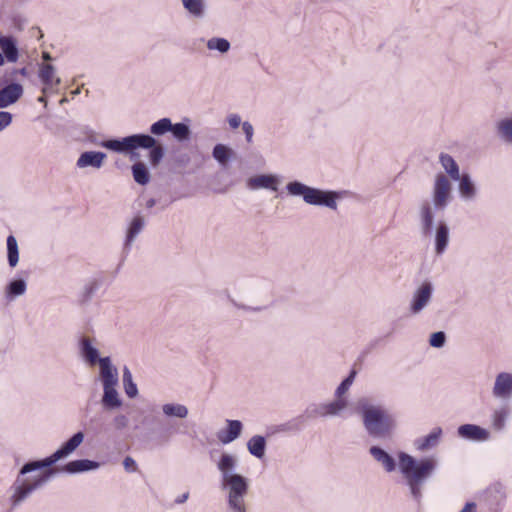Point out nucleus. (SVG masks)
<instances>
[{
  "instance_id": "f257e3e1",
  "label": "nucleus",
  "mask_w": 512,
  "mask_h": 512,
  "mask_svg": "<svg viewBox=\"0 0 512 512\" xmlns=\"http://www.w3.org/2000/svg\"><path fill=\"white\" fill-rule=\"evenodd\" d=\"M452 200V184L443 173L435 175L431 199H424L418 207L419 228L424 236L434 235V251L442 256L450 243V228L445 221L435 225L437 213H443Z\"/></svg>"
},
{
  "instance_id": "f03ea898",
  "label": "nucleus",
  "mask_w": 512,
  "mask_h": 512,
  "mask_svg": "<svg viewBox=\"0 0 512 512\" xmlns=\"http://www.w3.org/2000/svg\"><path fill=\"white\" fill-rule=\"evenodd\" d=\"M62 459L63 457L56 450L44 459L26 462L9 488L10 508L12 510L18 508L34 491L44 487L56 474V470L51 467Z\"/></svg>"
},
{
  "instance_id": "7ed1b4c3",
  "label": "nucleus",
  "mask_w": 512,
  "mask_h": 512,
  "mask_svg": "<svg viewBox=\"0 0 512 512\" xmlns=\"http://www.w3.org/2000/svg\"><path fill=\"white\" fill-rule=\"evenodd\" d=\"M216 467L220 474V489L225 493L228 509L232 512H247L245 498L249 491V479L236 472L238 457L223 452Z\"/></svg>"
},
{
  "instance_id": "20e7f679",
  "label": "nucleus",
  "mask_w": 512,
  "mask_h": 512,
  "mask_svg": "<svg viewBox=\"0 0 512 512\" xmlns=\"http://www.w3.org/2000/svg\"><path fill=\"white\" fill-rule=\"evenodd\" d=\"M399 470L403 475L412 497L419 501L422 497V486L433 475L438 460L435 457L416 459L410 454L398 453Z\"/></svg>"
},
{
  "instance_id": "39448f33",
  "label": "nucleus",
  "mask_w": 512,
  "mask_h": 512,
  "mask_svg": "<svg viewBox=\"0 0 512 512\" xmlns=\"http://www.w3.org/2000/svg\"><path fill=\"white\" fill-rule=\"evenodd\" d=\"M363 426L372 438L391 437L398 427L395 414L390 413L383 405L373 404L367 398L358 401Z\"/></svg>"
},
{
  "instance_id": "423d86ee",
  "label": "nucleus",
  "mask_w": 512,
  "mask_h": 512,
  "mask_svg": "<svg viewBox=\"0 0 512 512\" xmlns=\"http://www.w3.org/2000/svg\"><path fill=\"white\" fill-rule=\"evenodd\" d=\"M90 141L95 145L119 154H133L137 149H148L150 150L149 159L154 167L161 162L164 156L163 146L149 134H132L123 138L108 139L101 142H97L94 139H90Z\"/></svg>"
},
{
  "instance_id": "0eeeda50",
  "label": "nucleus",
  "mask_w": 512,
  "mask_h": 512,
  "mask_svg": "<svg viewBox=\"0 0 512 512\" xmlns=\"http://www.w3.org/2000/svg\"><path fill=\"white\" fill-rule=\"evenodd\" d=\"M285 189L288 196L301 197L308 205L324 206L331 210L337 209V200L341 197L337 191L312 187L298 180L289 181Z\"/></svg>"
},
{
  "instance_id": "6e6552de",
  "label": "nucleus",
  "mask_w": 512,
  "mask_h": 512,
  "mask_svg": "<svg viewBox=\"0 0 512 512\" xmlns=\"http://www.w3.org/2000/svg\"><path fill=\"white\" fill-rule=\"evenodd\" d=\"M99 379L103 387V395L101 398L102 406L107 410H115L121 407L122 400L117 391L119 382L118 369L112 364L110 357L101 361V371H99Z\"/></svg>"
},
{
  "instance_id": "1a4fd4ad",
  "label": "nucleus",
  "mask_w": 512,
  "mask_h": 512,
  "mask_svg": "<svg viewBox=\"0 0 512 512\" xmlns=\"http://www.w3.org/2000/svg\"><path fill=\"white\" fill-rule=\"evenodd\" d=\"M433 292L434 286L430 281H424L419 287H417L410 300V314H420L431 302Z\"/></svg>"
},
{
  "instance_id": "9d476101",
  "label": "nucleus",
  "mask_w": 512,
  "mask_h": 512,
  "mask_svg": "<svg viewBox=\"0 0 512 512\" xmlns=\"http://www.w3.org/2000/svg\"><path fill=\"white\" fill-rule=\"evenodd\" d=\"M280 183L281 178L277 174H257L247 179L246 187L251 191L266 189L276 192Z\"/></svg>"
},
{
  "instance_id": "9b49d317",
  "label": "nucleus",
  "mask_w": 512,
  "mask_h": 512,
  "mask_svg": "<svg viewBox=\"0 0 512 512\" xmlns=\"http://www.w3.org/2000/svg\"><path fill=\"white\" fill-rule=\"evenodd\" d=\"M146 225V220L144 216L141 214H136L128 223L126 232H125V240L123 249L125 253H129L132 244L138 237V235L143 231Z\"/></svg>"
},
{
  "instance_id": "f8f14e48",
  "label": "nucleus",
  "mask_w": 512,
  "mask_h": 512,
  "mask_svg": "<svg viewBox=\"0 0 512 512\" xmlns=\"http://www.w3.org/2000/svg\"><path fill=\"white\" fill-rule=\"evenodd\" d=\"M492 394L497 399H509L512 397V373L501 372L496 375Z\"/></svg>"
},
{
  "instance_id": "ddd939ff",
  "label": "nucleus",
  "mask_w": 512,
  "mask_h": 512,
  "mask_svg": "<svg viewBox=\"0 0 512 512\" xmlns=\"http://www.w3.org/2000/svg\"><path fill=\"white\" fill-rule=\"evenodd\" d=\"M369 454L373 460L383 468L385 472L392 473L396 470V459L382 447L378 445L370 446Z\"/></svg>"
},
{
  "instance_id": "4468645a",
  "label": "nucleus",
  "mask_w": 512,
  "mask_h": 512,
  "mask_svg": "<svg viewBox=\"0 0 512 512\" xmlns=\"http://www.w3.org/2000/svg\"><path fill=\"white\" fill-rule=\"evenodd\" d=\"M79 350L82 358L90 366L99 364V371H101V361L107 357H99L98 349L93 345L89 337L83 336L79 341Z\"/></svg>"
},
{
  "instance_id": "2eb2a0df",
  "label": "nucleus",
  "mask_w": 512,
  "mask_h": 512,
  "mask_svg": "<svg viewBox=\"0 0 512 512\" xmlns=\"http://www.w3.org/2000/svg\"><path fill=\"white\" fill-rule=\"evenodd\" d=\"M186 14L195 20H203L208 16V0H180Z\"/></svg>"
},
{
  "instance_id": "dca6fc26",
  "label": "nucleus",
  "mask_w": 512,
  "mask_h": 512,
  "mask_svg": "<svg viewBox=\"0 0 512 512\" xmlns=\"http://www.w3.org/2000/svg\"><path fill=\"white\" fill-rule=\"evenodd\" d=\"M458 436L475 442H484L490 439V433L485 428L475 424H463L457 429Z\"/></svg>"
},
{
  "instance_id": "f3484780",
  "label": "nucleus",
  "mask_w": 512,
  "mask_h": 512,
  "mask_svg": "<svg viewBox=\"0 0 512 512\" xmlns=\"http://www.w3.org/2000/svg\"><path fill=\"white\" fill-rule=\"evenodd\" d=\"M442 434V429L440 427H435L429 434L416 438L413 441V446L419 452L432 450L439 445Z\"/></svg>"
},
{
  "instance_id": "a211bd4d",
  "label": "nucleus",
  "mask_w": 512,
  "mask_h": 512,
  "mask_svg": "<svg viewBox=\"0 0 512 512\" xmlns=\"http://www.w3.org/2000/svg\"><path fill=\"white\" fill-rule=\"evenodd\" d=\"M458 192L464 202L475 201L478 197V188L468 173H463L458 179Z\"/></svg>"
},
{
  "instance_id": "6ab92c4d",
  "label": "nucleus",
  "mask_w": 512,
  "mask_h": 512,
  "mask_svg": "<svg viewBox=\"0 0 512 512\" xmlns=\"http://www.w3.org/2000/svg\"><path fill=\"white\" fill-rule=\"evenodd\" d=\"M23 86L19 83H11L0 89V108H7L16 103L23 95Z\"/></svg>"
},
{
  "instance_id": "aec40b11",
  "label": "nucleus",
  "mask_w": 512,
  "mask_h": 512,
  "mask_svg": "<svg viewBox=\"0 0 512 512\" xmlns=\"http://www.w3.org/2000/svg\"><path fill=\"white\" fill-rule=\"evenodd\" d=\"M107 155L101 151H85L80 154L76 161V166L80 169L92 167L100 169L104 165Z\"/></svg>"
},
{
  "instance_id": "412c9836",
  "label": "nucleus",
  "mask_w": 512,
  "mask_h": 512,
  "mask_svg": "<svg viewBox=\"0 0 512 512\" xmlns=\"http://www.w3.org/2000/svg\"><path fill=\"white\" fill-rule=\"evenodd\" d=\"M243 430V424L240 420H226V427L217 434L218 440L222 444H230L238 439Z\"/></svg>"
},
{
  "instance_id": "4be33fe9",
  "label": "nucleus",
  "mask_w": 512,
  "mask_h": 512,
  "mask_svg": "<svg viewBox=\"0 0 512 512\" xmlns=\"http://www.w3.org/2000/svg\"><path fill=\"white\" fill-rule=\"evenodd\" d=\"M100 466L101 464L97 461L89 459H77L68 462L61 468V471L69 474H77L97 470Z\"/></svg>"
},
{
  "instance_id": "5701e85b",
  "label": "nucleus",
  "mask_w": 512,
  "mask_h": 512,
  "mask_svg": "<svg viewBox=\"0 0 512 512\" xmlns=\"http://www.w3.org/2000/svg\"><path fill=\"white\" fill-rule=\"evenodd\" d=\"M495 134L503 144L512 146V114L496 121Z\"/></svg>"
},
{
  "instance_id": "b1692460",
  "label": "nucleus",
  "mask_w": 512,
  "mask_h": 512,
  "mask_svg": "<svg viewBox=\"0 0 512 512\" xmlns=\"http://www.w3.org/2000/svg\"><path fill=\"white\" fill-rule=\"evenodd\" d=\"M27 291V281L23 278L11 279L4 287V298L8 302L23 296Z\"/></svg>"
},
{
  "instance_id": "393cba45",
  "label": "nucleus",
  "mask_w": 512,
  "mask_h": 512,
  "mask_svg": "<svg viewBox=\"0 0 512 512\" xmlns=\"http://www.w3.org/2000/svg\"><path fill=\"white\" fill-rule=\"evenodd\" d=\"M102 285V279L98 277L89 278L83 285L78 295V300L81 304L90 302L96 292Z\"/></svg>"
},
{
  "instance_id": "a878e982",
  "label": "nucleus",
  "mask_w": 512,
  "mask_h": 512,
  "mask_svg": "<svg viewBox=\"0 0 512 512\" xmlns=\"http://www.w3.org/2000/svg\"><path fill=\"white\" fill-rule=\"evenodd\" d=\"M164 416L168 418L185 419L189 414V409L186 405L176 402H167L161 406Z\"/></svg>"
},
{
  "instance_id": "bb28decb",
  "label": "nucleus",
  "mask_w": 512,
  "mask_h": 512,
  "mask_svg": "<svg viewBox=\"0 0 512 512\" xmlns=\"http://www.w3.org/2000/svg\"><path fill=\"white\" fill-rule=\"evenodd\" d=\"M84 437V433L78 431L57 449L63 459L69 457L82 444Z\"/></svg>"
},
{
  "instance_id": "cd10ccee",
  "label": "nucleus",
  "mask_w": 512,
  "mask_h": 512,
  "mask_svg": "<svg viewBox=\"0 0 512 512\" xmlns=\"http://www.w3.org/2000/svg\"><path fill=\"white\" fill-rule=\"evenodd\" d=\"M0 48L9 62L14 63L18 60L19 51L11 36L0 35Z\"/></svg>"
},
{
  "instance_id": "c85d7f7f",
  "label": "nucleus",
  "mask_w": 512,
  "mask_h": 512,
  "mask_svg": "<svg viewBox=\"0 0 512 512\" xmlns=\"http://www.w3.org/2000/svg\"><path fill=\"white\" fill-rule=\"evenodd\" d=\"M38 76L42 84H61L60 77L56 76V68L49 63H42L39 65Z\"/></svg>"
},
{
  "instance_id": "c756f323",
  "label": "nucleus",
  "mask_w": 512,
  "mask_h": 512,
  "mask_svg": "<svg viewBox=\"0 0 512 512\" xmlns=\"http://www.w3.org/2000/svg\"><path fill=\"white\" fill-rule=\"evenodd\" d=\"M248 452L258 458L262 459L266 451V439L262 435H254L247 442Z\"/></svg>"
},
{
  "instance_id": "7c9ffc66",
  "label": "nucleus",
  "mask_w": 512,
  "mask_h": 512,
  "mask_svg": "<svg viewBox=\"0 0 512 512\" xmlns=\"http://www.w3.org/2000/svg\"><path fill=\"white\" fill-rule=\"evenodd\" d=\"M439 162L445 172L450 176L452 180L460 179V170L457 162L454 158L446 153H441L439 156Z\"/></svg>"
},
{
  "instance_id": "2f4dec72",
  "label": "nucleus",
  "mask_w": 512,
  "mask_h": 512,
  "mask_svg": "<svg viewBox=\"0 0 512 512\" xmlns=\"http://www.w3.org/2000/svg\"><path fill=\"white\" fill-rule=\"evenodd\" d=\"M510 408L507 405H503L495 409L491 416L492 427L496 431H502L505 429L506 421L510 416Z\"/></svg>"
},
{
  "instance_id": "473e14b6",
  "label": "nucleus",
  "mask_w": 512,
  "mask_h": 512,
  "mask_svg": "<svg viewBox=\"0 0 512 512\" xmlns=\"http://www.w3.org/2000/svg\"><path fill=\"white\" fill-rule=\"evenodd\" d=\"M7 262L10 268H15L19 263V246L14 235L6 239Z\"/></svg>"
},
{
  "instance_id": "72a5a7b5",
  "label": "nucleus",
  "mask_w": 512,
  "mask_h": 512,
  "mask_svg": "<svg viewBox=\"0 0 512 512\" xmlns=\"http://www.w3.org/2000/svg\"><path fill=\"white\" fill-rule=\"evenodd\" d=\"M327 417L341 416L342 413L348 408L347 399H338L335 397L330 402H325Z\"/></svg>"
},
{
  "instance_id": "f704fd0d",
  "label": "nucleus",
  "mask_w": 512,
  "mask_h": 512,
  "mask_svg": "<svg viewBox=\"0 0 512 512\" xmlns=\"http://www.w3.org/2000/svg\"><path fill=\"white\" fill-rule=\"evenodd\" d=\"M122 381L126 395L131 399L135 398L138 395V388L127 366L123 368Z\"/></svg>"
},
{
  "instance_id": "c9c22d12",
  "label": "nucleus",
  "mask_w": 512,
  "mask_h": 512,
  "mask_svg": "<svg viewBox=\"0 0 512 512\" xmlns=\"http://www.w3.org/2000/svg\"><path fill=\"white\" fill-rule=\"evenodd\" d=\"M232 154V149L225 144H216L212 150L213 158L222 166L228 163Z\"/></svg>"
},
{
  "instance_id": "e433bc0d",
  "label": "nucleus",
  "mask_w": 512,
  "mask_h": 512,
  "mask_svg": "<svg viewBox=\"0 0 512 512\" xmlns=\"http://www.w3.org/2000/svg\"><path fill=\"white\" fill-rule=\"evenodd\" d=\"M132 175L136 183L146 185L150 181V174L143 162H136L132 165Z\"/></svg>"
},
{
  "instance_id": "4c0bfd02",
  "label": "nucleus",
  "mask_w": 512,
  "mask_h": 512,
  "mask_svg": "<svg viewBox=\"0 0 512 512\" xmlns=\"http://www.w3.org/2000/svg\"><path fill=\"white\" fill-rule=\"evenodd\" d=\"M206 47L210 51H218L221 54H226L230 48V42L223 37H212L208 39Z\"/></svg>"
},
{
  "instance_id": "58836bf2",
  "label": "nucleus",
  "mask_w": 512,
  "mask_h": 512,
  "mask_svg": "<svg viewBox=\"0 0 512 512\" xmlns=\"http://www.w3.org/2000/svg\"><path fill=\"white\" fill-rule=\"evenodd\" d=\"M357 375L356 370H351L349 375L338 385L335 389L334 396L338 399H347L345 394L349 391L352 386L355 377Z\"/></svg>"
},
{
  "instance_id": "ea45409f",
  "label": "nucleus",
  "mask_w": 512,
  "mask_h": 512,
  "mask_svg": "<svg viewBox=\"0 0 512 512\" xmlns=\"http://www.w3.org/2000/svg\"><path fill=\"white\" fill-rule=\"evenodd\" d=\"M172 128L173 127L171 119L165 117L159 119L150 126V133L154 136H162L170 132Z\"/></svg>"
},
{
  "instance_id": "a19ab883",
  "label": "nucleus",
  "mask_w": 512,
  "mask_h": 512,
  "mask_svg": "<svg viewBox=\"0 0 512 512\" xmlns=\"http://www.w3.org/2000/svg\"><path fill=\"white\" fill-rule=\"evenodd\" d=\"M172 127L173 128H172V130H170V132L172 133L173 137L178 142H185V141L189 140L190 135H191V130L187 124L182 123V122L175 123V124L172 123Z\"/></svg>"
},
{
  "instance_id": "79ce46f5",
  "label": "nucleus",
  "mask_w": 512,
  "mask_h": 512,
  "mask_svg": "<svg viewBox=\"0 0 512 512\" xmlns=\"http://www.w3.org/2000/svg\"><path fill=\"white\" fill-rule=\"evenodd\" d=\"M305 414L308 418L314 419L317 417L326 418V405L325 403H313L310 404L306 410Z\"/></svg>"
},
{
  "instance_id": "37998d69",
  "label": "nucleus",
  "mask_w": 512,
  "mask_h": 512,
  "mask_svg": "<svg viewBox=\"0 0 512 512\" xmlns=\"http://www.w3.org/2000/svg\"><path fill=\"white\" fill-rule=\"evenodd\" d=\"M446 343V334L443 331L434 332L430 335L429 344L434 348H442Z\"/></svg>"
},
{
  "instance_id": "c03bdc74",
  "label": "nucleus",
  "mask_w": 512,
  "mask_h": 512,
  "mask_svg": "<svg viewBox=\"0 0 512 512\" xmlns=\"http://www.w3.org/2000/svg\"><path fill=\"white\" fill-rule=\"evenodd\" d=\"M12 122V114L7 111H0V132L8 127Z\"/></svg>"
},
{
  "instance_id": "a18cd8bd",
  "label": "nucleus",
  "mask_w": 512,
  "mask_h": 512,
  "mask_svg": "<svg viewBox=\"0 0 512 512\" xmlns=\"http://www.w3.org/2000/svg\"><path fill=\"white\" fill-rule=\"evenodd\" d=\"M242 130L245 134V138L247 143H252L253 141V135H254V128L252 124L248 121H245L242 123Z\"/></svg>"
},
{
  "instance_id": "49530a36",
  "label": "nucleus",
  "mask_w": 512,
  "mask_h": 512,
  "mask_svg": "<svg viewBox=\"0 0 512 512\" xmlns=\"http://www.w3.org/2000/svg\"><path fill=\"white\" fill-rule=\"evenodd\" d=\"M113 423L117 429H123L128 425V418L123 414H119L115 416Z\"/></svg>"
},
{
  "instance_id": "de8ad7c7",
  "label": "nucleus",
  "mask_w": 512,
  "mask_h": 512,
  "mask_svg": "<svg viewBox=\"0 0 512 512\" xmlns=\"http://www.w3.org/2000/svg\"><path fill=\"white\" fill-rule=\"evenodd\" d=\"M227 122L232 129H237L242 125L241 117L238 114H230L227 117Z\"/></svg>"
},
{
  "instance_id": "09e8293b",
  "label": "nucleus",
  "mask_w": 512,
  "mask_h": 512,
  "mask_svg": "<svg viewBox=\"0 0 512 512\" xmlns=\"http://www.w3.org/2000/svg\"><path fill=\"white\" fill-rule=\"evenodd\" d=\"M123 466L128 472H134L137 469L136 461L130 456L125 457L123 460Z\"/></svg>"
},
{
  "instance_id": "8fccbe9b",
  "label": "nucleus",
  "mask_w": 512,
  "mask_h": 512,
  "mask_svg": "<svg viewBox=\"0 0 512 512\" xmlns=\"http://www.w3.org/2000/svg\"><path fill=\"white\" fill-rule=\"evenodd\" d=\"M58 86L59 85H56V84H51V85L43 84V88H42L41 92L44 95L49 94V93H57Z\"/></svg>"
},
{
  "instance_id": "3c124183",
  "label": "nucleus",
  "mask_w": 512,
  "mask_h": 512,
  "mask_svg": "<svg viewBox=\"0 0 512 512\" xmlns=\"http://www.w3.org/2000/svg\"><path fill=\"white\" fill-rule=\"evenodd\" d=\"M183 426V424H177L175 422H170V425H169V429L168 431L171 433V434H174V433H182V431L180 430V427Z\"/></svg>"
},
{
  "instance_id": "603ef678",
  "label": "nucleus",
  "mask_w": 512,
  "mask_h": 512,
  "mask_svg": "<svg viewBox=\"0 0 512 512\" xmlns=\"http://www.w3.org/2000/svg\"><path fill=\"white\" fill-rule=\"evenodd\" d=\"M460 512H476V504L474 502H467Z\"/></svg>"
},
{
  "instance_id": "864d4df0",
  "label": "nucleus",
  "mask_w": 512,
  "mask_h": 512,
  "mask_svg": "<svg viewBox=\"0 0 512 512\" xmlns=\"http://www.w3.org/2000/svg\"><path fill=\"white\" fill-rule=\"evenodd\" d=\"M189 498V492H185L183 493L182 495H179L176 499H175V503L176 504H182L184 502H186Z\"/></svg>"
},
{
  "instance_id": "5fc2aeb1",
  "label": "nucleus",
  "mask_w": 512,
  "mask_h": 512,
  "mask_svg": "<svg viewBox=\"0 0 512 512\" xmlns=\"http://www.w3.org/2000/svg\"><path fill=\"white\" fill-rule=\"evenodd\" d=\"M230 301H231V303H232L235 307H237L238 309H243V310H247V311L251 310V308H250V307H248V306H246V305H243V304H238V303H237L236 301H234L233 299H230Z\"/></svg>"
},
{
  "instance_id": "6e6d98bb",
  "label": "nucleus",
  "mask_w": 512,
  "mask_h": 512,
  "mask_svg": "<svg viewBox=\"0 0 512 512\" xmlns=\"http://www.w3.org/2000/svg\"><path fill=\"white\" fill-rule=\"evenodd\" d=\"M42 59H43L44 61H51V60H52V56H51V54H50V53H48V52H43V53H42Z\"/></svg>"
},
{
  "instance_id": "4d7b16f0",
  "label": "nucleus",
  "mask_w": 512,
  "mask_h": 512,
  "mask_svg": "<svg viewBox=\"0 0 512 512\" xmlns=\"http://www.w3.org/2000/svg\"><path fill=\"white\" fill-rule=\"evenodd\" d=\"M155 204H156V200L151 198V199L147 200L146 207L147 208H152Z\"/></svg>"
},
{
  "instance_id": "13d9d810",
  "label": "nucleus",
  "mask_w": 512,
  "mask_h": 512,
  "mask_svg": "<svg viewBox=\"0 0 512 512\" xmlns=\"http://www.w3.org/2000/svg\"><path fill=\"white\" fill-rule=\"evenodd\" d=\"M37 101H38L39 103L44 104V106H45V107L47 106V100H46V97H45V95H44V94H43L42 96H39V97H38V99H37Z\"/></svg>"
},
{
  "instance_id": "bf43d9fd",
  "label": "nucleus",
  "mask_w": 512,
  "mask_h": 512,
  "mask_svg": "<svg viewBox=\"0 0 512 512\" xmlns=\"http://www.w3.org/2000/svg\"><path fill=\"white\" fill-rule=\"evenodd\" d=\"M20 75L22 76H27L28 75V71H27V68H21L17 71Z\"/></svg>"
},
{
  "instance_id": "052dcab7",
  "label": "nucleus",
  "mask_w": 512,
  "mask_h": 512,
  "mask_svg": "<svg viewBox=\"0 0 512 512\" xmlns=\"http://www.w3.org/2000/svg\"><path fill=\"white\" fill-rule=\"evenodd\" d=\"M4 64V57L2 55V53H0V66H2Z\"/></svg>"
},
{
  "instance_id": "680f3d73",
  "label": "nucleus",
  "mask_w": 512,
  "mask_h": 512,
  "mask_svg": "<svg viewBox=\"0 0 512 512\" xmlns=\"http://www.w3.org/2000/svg\"><path fill=\"white\" fill-rule=\"evenodd\" d=\"M79 93H80V89H79V88H77L76 90H74V91L72 92V94H73V95H77V94H79Z\"/></svg>"
},
{
  "instance_id": "e2e57ef3",
  "label": "nucleus",
  "mask_w": 512,
  "mask_h": 512,
  "mask_svg": "<svg viewBox=\"0 0 512 512\" xmlns=\"http://www.w3.org/2000/svg\"><path fill=\"white\" fill-rule=\"evenodd\" d=\"M66 102H67V98H62V99L60 100V104H63V103H66Z\"/></svg>"
},
{
  "instance_id": "0e129e2a",
  "label": "nucleus",
  "mask_w": 512,
  "mask_h": 512,
  "mask_svg": "<svg viewBox=\"0 0 512 512\" xmlns=\"http://www.w3.org/2000/svg\"><path fill=\"white\" fill-rule=\"evenodd\" d=\"M286 430H287L286 425H282L280 428V431H286Z\"/></svg>"
}]
</instances>
